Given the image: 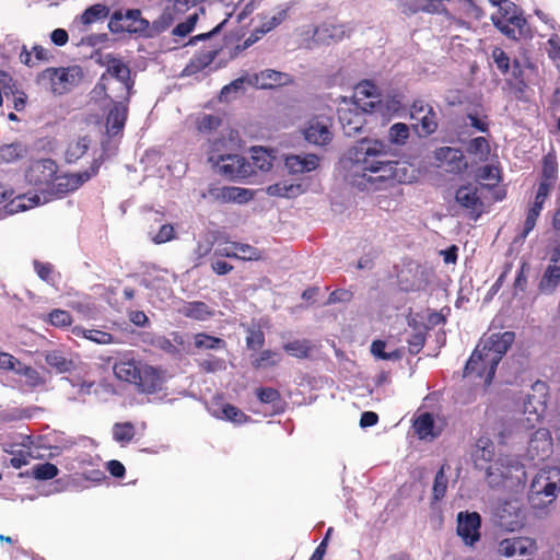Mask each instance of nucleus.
Here are the masks:
<instances>
[{
  "label": "nucleus",
  "instance_id": "f257e3e1",
  "mask_svg": "<svg viewBox=\"0 0 560 560\" xmlns=\"http://www.w3.org/2000/svg\"><path fill=\"white\" fill-rule=\"evenodd\" d=\"M388 144L381 140L364 138L348 149L341 160L345 179L359 190H374L383 180L395 174L397 162L386 159Z\"/></svg>",
  "mask_w": 560,
  "mask_h": 560
},
{
  "label": "nucleus",
  "instance_id": "f03ea898",
  "mask_svg": "<svg viewBox=\"0 0 560 560\" xmlns=\"http://www.w3.org/2000/svg\"><path fill=\"white\" fill-rule=\"evenodd\" d=\"M98 171V162L95 160L92 166L88 171L74 173V174H62L58 178L51 179L47 184H37L34 187L37 188L39 194H34L31 197L25 195H19L5 203L3 208H0V219H4L8 215L15 214L18 212L27 211L42 203H47L56 199H61L63 196L78 190L86 180L95 176Z\"/></svg>",
  "mask_w": 560,
  "mask_h": 560
},
{
  "label": "nucleus",
  "instance_id": "7ed1b4c3",
  "mask_svg": "<svg viewBox=\"0 0 560 560\" xmlns=\"http://www.w3.org/2000/svg\"><path fill=\"white\" fill-rule=\"evenodd\" d=\"M383 104L380 91L371 81H362L353 89V98L341 100L338 106V120L347 137L360 132L365 125V114L381 112Z\"/></svg>",
  "mask_w": 560,
  "mask_h": 560
},
{
  "label": "nucleus",
  "instance_id": "20e7f679",
  "mask_svg": "<svg viewBox=\"0 0 560 560\" xmlns=\"http://www.w3.org/2000/svg\"><path fill=\"white\" fill-rule=\"evenodd\" d=\"M514 340V334L505 331L503 334H493L478 342L477 348L469 357L466 368H464V376H475L483 381V384L490 385L495 369L502 357Z\"/></svg>",
  "mask_w": 560,
  "mask_h": 560
},
{
  "label": "nucleus",
  "instance_id": "39448f33",
  "mask_svg": "<svg viewBox=\"0 0 560 560\" xmlns=\"http://www.w3.org/2000/svg\"><path fill=\"white\" fill-rule=\"evenodd\" d=\"M560 492V468L546 466L534 475L529 487V504L534 511H546Z\"/></svg>",
  "mask_w": 560,
  "mask_h": 560
},
{
  "label": "nucleus",
  "instance_id": "423d86ee",
  "mask_svg": "<svg viewBox=\"0 0 560 560\" xmlns=\"http://www.w3.org/2000/svg\"><path fill=\"white\" fill-rule=\"evenodd\" d=\"M525 479L523 464L508 455L495 459L486 471L487 485L492 489L518 487L525 482Z\"/></svg>",
  "mask_w": 560,
  "mask_h": 560
},
{
  "label": "nucleus",
  "instance_id": "0eeeda50",
  "mask_svg": "<svg viewBox=\"0 0 560 560\" xmlns=\"http://www.w3.org/2000/svg\"><path fill=\"white\" fill-rule=\"evenodd\" d=\"M98 85L106 92V96L116 100H126L130 96L133 82L130 80V69L121 59L112 58L107 61L106 72L101 77Z\"/></svg>",
  "mask_w": 560,
  "mask_h": 560
},
{
  "label": "nucleus",
  "instance_id": "6e6552de",
  "mask_svg": "<svg viewBox=\"0 0 560 560\" xmlns=\"http://www.w3.org/2000/svg\"><path fill=\"white\" fill-rule=\"evenodd\" d=\"M81 80L82 70L79 66L47 68L37 74V84L55 95L69 93Z\"/></svg>",
  "mask_w": 560,
  "mask_h": 560
},
{
  "label": "nucleus",
  "instance_id": "1a4fd4ad",
  "mask_svg": "<svg viewBox=\"0 0 560 560\" xmlns=\"http://www.w3.org/2000/svg\"><path fill=\"white\" fill-rule=\"evenodd\" d=\"M492 23L508 38L516 39L525 30V20L516 13V7L512 1L499 2V11L492 14Z\"/></svg>",
  "mask_w": 560,
  "mask_h": 560
},
{
  "label": "nucleus",
  "instance_id": "9d476101",
  "mask_svg": "<svg viewBox=\"0 0 560 560\" xmlns=\"http://www.w3.org/2000/svg\"><path fill=\"white\" fill-rule=\"evenodd\" d=\"M148 21L140 16L138 9L117 10L109 18V32L112 33H135L142 34L148 30Z\"/></svg>",
  "mask_w": 560,
  "mask_h": 560
},
{
  "label": "nucleus",
  "instance_id": "9b49d317",
  "mask_svg": "<svg viewBox=\"0 0 560 560\" xmlns=\"http://www.w3.org/2000/svg\"><path fill=\"white\" fill-rule=\"evenodd\" d=\"M210 162L217 165L219 173L232 180L246 179L253 174L255 167L238 154L220 155L218 160L210 156Z\"/></svg>",
  "mask_w": 560,
  "mask_h": 560
},
{
  "label": "nucleus",
  "instance_id": "f8f14e48",
  "mask_svg": "<svg viewBox=\"0 0 560 560\" xmlns=\"http://www.w3.org/2000/svg\"><path fill=\"white\" fill-rule=\"evenodd\" d=\"M499 526L508 532H517L525 525V508L517 500L501 504L498 510Z\"/></svg>",
  "mask_w": 560,
  "mask_h": 560
},
{
  "label": "nucleus",
  "instance_id": "ddd939ff",
  "mask_svg": "<svg viewBox=\"0 0 560 560\" xmlns=\"http://www.w3.org/2000/svg\"><path fill=\"white\" fill-rule=\"evenodd\" d=\"M487 188L483 184L460 186L459 189L455 190V202L467 209L472 218L478 219L482 212L481 191Z\"/></svg>",
  "mask_w": 560,
  "mask_h": 560
},
{
  "label": "nucleus",
  "instance_id": "4468645a",
  "mask_svg": "<svg viewBox=\"0 0 560 560\" xmlns=\"http://www.w3.org/2000/svg\"><path fill=\"white\" fill-rule=\"evenodd\" d=\"M60 177L58 174V165L51 159L36 160L28 166L27 173H25V179L28 185H46L50 180H55Z\"/></svg>",
  "mask_w": 560,
  "mask_h": 560
},
{
  "label": "nucleus",
  "instance_id": "2eb2a0df",
  "mask_svg": "<svg viewBox=\"0 0 560 560\" xmlns=\"http://www.w3.org/2000/svg\"><path fill=\"white\" fill-rule=\"evenodd\" d=\"M537 550L535 540L529 537L505 538L499 541L498 553L501 557H532Z\"/></svg>",
  "mask_w": 560,
  "mask_h": 560
},
{
  "label": "nucleus",
  "instance_id": "dca6fc26",
  "mask_svg": "<svg viewBox=\"0 0 560 560\" xmlns=\"http://www.w3.org/2000/svg\"><path fill=\"white\" fill-rule=\"evenodd\" d=\"M304 139L308 143L325 147L331 140L330 118L326 116H316L308 120L304 127Z\"/></svg>",
  "mask_w": 560,
  "mask_h": 560
},
{
  "label": "nucleus",
  "instance_id": "f3484780",
  "mask_svg": "<svg viewBox=\"0 0 560 560\" xmlns=\"http://www.w3.org/2000/svg\"><path fill=\"white\" fill-rule=\"evenodd\" d=\"M411 119L419 122L420 136H430L438 129V115L433 112L432 106L422 100L415 101L411 105Z\"/></svg>",
  "mask_w": 560,
  "mask_h": 560
},
{
  "label": "nucleus",
  "instance_id": "a211bd4d",
  "mask_svg": "<svg viewBox=\"0 0 560 560\" xmlns=\"http://www.w3.org/2000/svg\"><path fill=\"white\" fill-rule=\"evenodd\" d=\"M481 518L477 512H460L457 514V535L464 545L472 546L479 540V526Z\"/></svg>",
  "mask_w": 560,
  "mask_h": 560
},
{
  "label": "nucleus",
  "instance_id": "6ab92c4d",
  "mask_svg": "<svg viewBox=\"0 0 560 560\" xmlns=\"http://www.w3.org/2000/svg\"><path fill=\"white\" fill-rule=\"evenodd\" d=\"M202 198L214 202L243 203L249 200L250 192L241 187L210 186V188L202 194Z\"/></svg>",
  "mask_w": 560,
  "mask_h": 560
},
{
  "label": "nucleus",
  "instance_id": "aec40b11",
  "mask_svg": "<svg viewBox=\"0 0 560 560\" xmlns=\"http://www.w3.org/2000/svg\"><path fill=\"white\" fill-rule=\"evenodd\" d=\"M440 167L452 174H458L467 167V163L464 160V154L458 148L442 147L436 149L434 152Z\"/></svg>",
  "mask_w": 560,
  "mask_h": 560
},
{
  "label": "nucleus",
  "instance_id": "412c9836",
  "mask_svg": "<svg viewBox=\"0 0 560 560\" xmlns=\"http://www.w3.org/2000/svg\"><path fill=\"white\" fill-rule=\"evenodd\" d=\"M243 78L248 79V85L257 89H273L279 85H287L290 82V75L271 69H265L259 73Z\"/></svg>",
  "mask_w": 560,
  "mask_h": 560
},
{
  "label": "nucleus",
  "instance_id": "4be33fe9",
  "mask_svg": "<svg viewBox=\"0 0 560 560\" xmlns=\"http://www.w3.org/2000/svg\"><path fill=\"white\" fill-rule=\"evenodd\" d=\"M201 2H203V0H175L171 2L166 5L164 12H162L161 18L156 20V26L161 30L167 28L176 19Z\"/></svg>",
  "mask_w": 560,
  "mask_h": 560
},
{
  "label": "nucleus",
  "instance_id": "5701e85b",
  "mask_svg": "<svg viewBox=\"0 0 560 560\" xmlns=\"http://www.w3.org/2000/svg\"><path fill=\"white\" fill-rule=\"evenodd\" d=\"M113 101V107L107 113L106 117V132L109 137H115L119 135L125 127L126 114L128 109L126 108V102L128 98H109Z\"/></svg>",
  "mask_w": 560,
  "mask_h": 560
},
{
  "label": "nucleus",
  "instance_id": "b1692460",
  "mask_svg": "<svg viewBox=\"0 0 560 560\" xmlns=\"http://www.w3.org/2000/svg\"><path fill=\"white\" fill-rule=\"evenodd\" d=\"M138 386L139 390L147 394H154L162 389L163 378L160 372L153 366L143 368V373L136 376L135 381H125Z\"/></svg>",
  "mask_w": 560,
  "mask_h": 560
},
{
  "label": "nucleus",
  "instance_id": "393cba45",
  "mask_svg": "<svg viewBox=\"0 0 560 560\" xmlns=\"http://www.w3.org/2000/svg\"><path fill=\"white\" fill-rule=\"evenodd\" d=\"M148 365L139 364L135 359L129 355H121L115 364H113V373L116 378L121 382H133L136 376L142 373V369Z\"/></svg>",
  "mask_w": 560,
  "mask_h": 560
},
{
  "label": "nucleus",
  "instance_id": "a878e982",
  "mask_svg": "<svg viewBox=\"0 0 560 560\" xmlns=\"http://www.w3.org/2000/svg\"><path fill=\"white\" fill-rule=\"evenodd\" d=\"M346 27L343 24L323 23L313 30V40L317 44L337 43L345 38Z\"/></svg>",
  "mask_w": 560,
  "mask_h": 560
},
{
  "label": "nucleus",
  "instance_id": "bb28decb",
  "mask_svg": "<svg viewBox=\"0 0 560 560\" xmlns=\"http://www.w3.org/2000/svg\"><path fill=\"white\" fill-rule=\"evenodd\" d=\"M211 416L219 420H228L236 425L244 424L249 419L241 409L230 404L211 402L210 407Z\"/></svg>",
  "mask_w": 560,
  "mask_h": 560
},
{
  "label": "nucleus",
  "instance_id": "cd10ccee",
  "mask_svg": "<svg viewBox=\"0 0 560 560\" xmlns=\"http://www.w3.org/2000/svg\"><path fill=\"white\" fill-rule=\"evenodd\" d=\"M530 459L544 462L551 454V440L547 430H538L529 441Z\"/></svg>",
  "mask_w": 560,
  "mask_h": 560
},
{
  "label": "nucleus",
  "instance_id": "c85d7f7f",
  "mask_svg": "<svg viewBox=\"0 0 560 560\" xmlns=\"http://www.w3.org/2000/svg\"><path fill=\"white\" fill-rule=\"evenodd\" d=\"M318 156L312 153L285 158V167L290 174L311 173L318 167Z\"/></svg>",
  "mask_w": 560,
  "mask_h": 560
},
{
  "label": "nucleus",
  "instance_id": "c756f323",
  "mask_svg": "<svg viewBox=\"0 0 560 560\" xmlns=\"http://www.w3.org/2000/svg\"><path fill=\"white\" fill-rule=\"evenodd\" d=\"M46 365L55 370V373H70L75 369V360L72 355L60 350H50L45 354Z\"/></svg>",
  "mask_w": 560,
  "mask_h": 560
},
{
  "label": "nucleus",
  "instance_id": "7c9ffc66",
  "mask_svg": "<svg viewBox=\"0 0 560 560\" xmlns=\"http://www.w3.org/2000/svg\"><path fill=\"white\" fill-rule=\"evenodd\" d=\"M72 335L82 337L92 343L107 346L114 343V337L100 329H85L82 326L72 327Z\"/></svg>",
  "mask_w": 560,
  "mask_h": 560
},
{
  "label": "nucleus",
  "instance_id": "2f4dec72",
  "mask_svg": "<svg viewBox=\"0 0 560 560\" xmlns=\"http://www.w3.org/2000/svg\"><path fill=\"white\" fill-rule=\"evenodd\" d=\"M471 128L477 132H487L488 131V120L487 116L480 114L477 110L469 112L460 118V135H465L466 129Z\"/></svg>",
  "mask_w": 560,
  "mask_h": 560
},
{
  "label": "nucleus",
  "instance_id": "473e14b6",
  "mask_svg": "<svg viewBox=\"0 0 560 560\" xmlns=\"http://www.w3.org/2000/svg\"><path fill=\"white\" fill-rule=\"evenodd\" d=\"M443 0H400V10L406 14H413L419 11L435 13L438 4Z\"/></svg>",
  "mask_w": 560,
  "mask_h": 560
},
{
  "label": "nucleus",
  "instance_id": "72a5a7b5",
  "mask_svg": "<svg viewBox=\"0 0 560 560\" xmlns=\"http://www.w3.org/2000/svg\"><path fill=\"white\" fill-rule=\"evenodd\" d=\"M89 148L90 139L88 137H78L69 142L68 148H66V153H63V158H66V162L68 163H75L86 154V150Z\"/></svg>",
  "mask_w": 560,
  "mask_h": 560
},
{
  "label": "nucleus",
  "instance_id": "f704fd0d",
  "mask_svg": "<svg viewBox=\"0 0 560 560\" xmlns=\"http://www.w3.org/2000/svg\"><path fill=\"white\" fill-rule=\"evenodd\" d=\"M302 194L300 184L289 183L288 180L278 182L268 187V195L278 198H294Z\"/></svg>",
  "mask_w": 560,
  "mask_h": 560
},
{
  "label": "nucleus",
  "instance_id": "c9c22d12",
  "mask_svg": "<svg viewBox=\"0 0 560 560\" xmlns=\"http://www.w3.org/2000/svg\"><path fill=\"white\" fill-rule=\"evenodd\" d=\"M560 282V266L548 265L545 269L541 280H539V291L544 293H552Z\"/></svg>",
  "mask_w": 560,
  "mask_h": 560
},
{
  "label": "nucleus",
  "instance_id": "e433bc0d",
  "mask_svg": "<svg viewBox=\"0 0 560 560\" xmlns=\"http://www.w3.org/2000/svg\"><path fill=\"white\" fill-rule=\"evenodd\" d=\"M26 155V147L21 142H11L8 144H0V161L2 163H13L21 160Z\"/></svg>",
  "mask_w": 560,
  "mask_h": 560
},
{
  "label": "nucleus",
  "instance_id": "4c0bfd02",
  "mask_svg": "<svg viewBox=\"0 0 560 560\" xmlns=\"http://www.w3.org/2000/svg\"><path fill=\"white\" fill-rule=\"evenodd\" d=\"M182 314L191 319L206 320L212 316V311L206 305V303L201 301H194L182 307Z\"/></svg>",
  "mask_w": 560,
  "mask_h": 560
},
{
  "label": "nucleus",
  "instance_id": "58836bf2",
  "mask_svg": "<svg viewBox=\"0 0 560 560\" xmlns=\"http://www.w3.org/2000/svg\"><path fill=\"white\" fill-rule=\"evenodd\" d=\"M113 440L121 447L129 444L136 435V428L130 422H116L112 429Z\"/></svg>",
  "mask_w": 560,
  "mask_h": 560
},
{
  "label": "nucleus",
  "instance_id": "ea45409f",
  "mask_svg": "<svg viewBox=\"0 0 560 560\" xmlns=\"http://www.w3.org/2000/svg\"><path fill=\"white\" fill-rule=\"evenodd\" d=\"M108 9L103 3H96L94 5L89 7L81 13L80 21L83 25H92L98 21H104L107 19Z\"/></svg>",
  "mask_w": 560,
  "mask_h": 560
},
{
  "label": "nucleus",
  "instance_id": "a19ab883",
  "mask_svg": "<svg viewBox=\"0 0 560 560\" xmlns=\"http://www.w3.org/2000/svg\"><path fill=\"white\" fill-rule=\"evenodd\" d=\"M252 167L260 171L268 172L272 167V155L265 148H252Z\"/></svg>",
  "mask_w": 560,
  "mask_h": 560
},
{
  "label": "nucleus",
  "instance_id": "79ce46f5",
  "mask_svg": "<svg viewBox=\"0 0 560 560\" xmlns=\"http://www.w3.org/2000/svg\"><path fill=\"white\" fill-rule=\"evenodd\" d=\"M413 429L415 434H417L420 440L435 438V433L433 432V419L430 413H422L417 417V419H415Z\"/></svg>",
  "mask_w": 560,
  "mask_h": 560
},
{
  "label": "nucleus",
  "instance_id": "37998d69",
  "mask_svg": "<svg viewBox=\"0 0 560 560\" xmlns=\"http://www.w3.org/2000/svg\"><path fill=\"white\" fill-rule=\"evenodd\" d=\"M49 58V51L43 48V46H34L33 50H28L25 46H23L22 51H20V62L26 65L27 67H33L38 61H45Z\"/></svg>",
  "mask_w": 560,
  "mask_h": 560
},
{
  "label": "nucleus",
  "instance_id": "c03bdc74",
  "mask_svg": "<svg viewBox=\"0 0 560 560\" xmlns=\"http://www.w3.org/2000/svg\"><path fill=\"white\" fill-rule=\"evenodd\" d=\"M468 154L474 155L480 161H487L488 156H490V144H488V140L485 137H477L468 142Z\"/></svg>",
  "mask_w": 560,
  "mask_h": 560
},
{
  "label": "nucleus",
  "instance_id": "a18cd8bd",
  "mask_svg": "<svg viewBox=\"0 0 560 560\" xmlns=\"http://www.w3.org/2000/svg\"><path fill=\"white\" fill-rule=\"evenodd\" d=\"M472 457H475V463L480 460L485 463L491 462V459H493V442H491L487 436L478 439Z\"/></svg>",
  "mask_w": 560,
  "mask_h": 560
},
{
  "label": "nucleus",
  "instance_id": "49530a36",
  "mask_svg": "<svg viewBox=\"0 0 560 560\" xmlns=\"http://www.w3.org/2000/svg\"><path fill=\"white\" fill-rule=\"evenodd\" d=\"M279 362H281L280 352L275 350H265L255 357L254 361H252V365H254L255 369H268L278 365Z\"/></svg>",
  "mask_w": 560,
  "mask_h": 560
},
{
  "label": "nucleus",
  "instance_id": "de8ad7c7",
  "mask_svg": "<svg viewBox=\"0 0 560 560\" xmlns=\"http://www.w3.org/2000/svg\"><path fill=\"white\" fill-rule=\"evenodd\" d=\"M148 237L154 244H163L174 240V228H172L168 223H162L156 231L153 228H150L148 231Z\"/></svg>",
  "mask_w": 560,
  "mask_h": 560
},
{
  "label": "nucleus",
  "instance_id": "09e8293b",
  "mask_svg": "<svg viewBox=\"0 0 560 560\" xmlns=\"http://www.w3.org/2000/svg\"><path fill=\"white\" fill-rule=\"evenodd\" d=\"M23 378V384L28 388H36L44 384V380L37 370L30 366H20L19 370H13Z\"/></svg>",
  "mask_w": 560,
  "mask_h": 560
},
{
  "label": "nucleus",
  "instance_id": "8fccbe9b",
  "mask_svg": "<svg viewBox=\"0 0 560 560\" xmlns=\"http://www.w3.org/2000/svg\"><path fill=\"white\" fill-rule=\"evenodd\" d=\"M58 475V468L52 463L36 464L31 469V476L38 481H46Z\"/></svg>",
  "mask_w": 560,
  "mask_h": 560
},
{
  "label": "nucleus",
  "instance_id": "3c124183",
  "mask_svg": "<svg viewBox=\"0 0 560 560\" xmlns=\"http://www.w3.org/2000/svg\"><path fill=\"white\" fill-rule=\"evenodd\" d=\"M194 346L198 349L219 350L224 348V341L221 338L212 337L207 334H197L194 337Z\"/></svg>",
  "mask_w": 560,
  "mask_h": 560
},
{
  "label": "nucleus",
  "instance_id": "603ef678",
  "mask_svg": "<svg viewBox=\"0 0 560 560\" xmlns=\"http://www.w3.org/2000/svg\"><path fill=\"white\" fill-rule=\"evenodd\" d=\"M409 138V128L402 122H396L388 128V141L395 145H404Z\"/></svg>",
  "mask_w": 560,
  "mask_h": 560
},
{
  "label": "nucleus",
  "instance_id": "864d4df0",
  "mask_svg": "<svg viewBox=\"0 0 560 560\" xmlns=\"http://www.w3.org/2000/svg\"><path fill=\"white\" fill-rule=\"evenodd\" d=\"M283 350L290 357L303 359L310 353V345H307V341L294 340L283 345Z\"/></svg>",
  "mask_w": 560,
  "mask_h": 560
},
{
  "label": "nucleus",
  "instance_id": "5fc2aeb1",
  "mask_svg": "<svg viewBox=\"0 0 560 560\" xmlns=\"http://www.w3.org/2000/svg\"><path fill=\"white\" fill-rule=\"evenodd\" d=\"M447 478L444 474V467L440 468L434 477V485H432V500L439 501L444 498L446 493Z\"/></svg>",
  "mask_w": 560,
  "mask_h": 560
},
{
  "label": "nucleus",
  "instance_id": "6e6d98bb",
  "mask_svg": "<svg viewBox=\"0 0 560 560\" xmlns=\"http://www.w3.org/2000/svg\"><path fill=\"white\" fill-rule=\"evenodd\" d=\"M371 354L378 360L387 361H396L400 358V353L397 350L385 352L384 342L382 340L371 342Z\"/></svg>",
  "mask_w": 560,
  "mask_h": 560
},
{
  "label": "nucleus",
  "instance_id": "4d7b16f0",
  "mask_svg": "<svg viewBox=\"0 0 560 560\" xmlns=\"http://www.w3.org/2000/svg\"><path fill=\"white\" fill-rule=\"evenodd\" d=\"M196 126L199 132H211L220 126V117L210 114H202L197 117Z\"/></svg>",
  "mask_w": 560,
  "mask_h": 560
},
{
  "label": "nucleus",
  "instance_id": "13d9d810",
  "mask_svg": "<svg viewBox=\"0 0 560 560\" xmlns=\"http://www.w3.org/2000/svg\"><path fill=\"white\" fill-rule=\"evenodd\" d=\"M232 249H236L237 252V257H234V259L258 260L261 258V254L258 249L245 243H237L235 247H232Z\"/></svg>",
  "mask_w": 560,
  "mask_h": 560
},
{
  "label": "nucleus",
  "instance_id": "bf43d9fd",
  "mask_svg": "<svg viewBox=\"0 0 560 560\" xmlns=\"http://www.w3.org/2000/svg\"><path fill=\"white\" fill-rule=\"evenodd\" d=\"M540 210H542V206H530L529 210H527V215H525L524 230L521 232V240H525L528 233L534 230L535 221L539 218Z\"/></svg>",
  "mask_w": 560,
  "mask_h": 560
},
{
  "label": "nucleus",
  "instance_id": "052dcab7",
  "mask_svg": "<svg viewBox=\"0 0 560 560\" xmlns=\"http://www.w3.org/2000/svg\"><path fill=\"white\" fill-rule=\"evenodd\" d=\"M557 180V160L555 156L547 155L544 158V170H541V180L539 182H553Z\"/></svg>",
  "mask_w": 560,
  "mask_h": 560
},
{
  "label": "nucleus",
  "instance_id": "680f3d73",
  "mask_svg": "<svg viewBox=\"0 0 560 560\" xmlns=\"http://www.w3.org/2000/svg\"><path fill=\"white\" fill-rule=\"evenodd\" d=\"M48 322L55 327H67L72 323L69 312L56 308L48 314Z\"/></svg>",
  "mask_w": 560,
  "mask_h": 560
},
{
  "label": "nucleus",
  "instance_id": "e2e57ef3",
  "mask_svg": "<svg viewBox=\"0 0 560 560\" xmlns=\"http://www.w3.org/2000/svg\"><path fill=\"white\" fill-rule=\"evenodd\" d=\"M244 85H247L246 77H241L232 81L230 84L223 86L222 91H220V100L229 101V95L231 93H238L240 91H243Z\"/></svg>",
  "mask_w": 560,
  "mask_h": 560
},
{
  "label": "nucleus",
  "instance_id": "0e129e2a",
  "mask_svg": "<svg viewBox=\"0 0 560 560\" xmlns=\"http://www.w3.org/2000/svg\"><path fill=\"white\" fill-rule=\"evenodd\" d=\"M197 13L194 12L192 14L188 15L187 20L179 23L178 25L173 28V35L185 37L189 33L194 31L195 24L197 23Z\"/></svg>",
  "mask_w": 560,
  "mask_h": 560
},
{
  "label": "nucleus",
  "instance_id": "69168bd1",
  "mask_svg": "<svg viewBox=\"0 0 560 560\" xmlns=\"http://www.w3.org/2000/svg\"><path fill=\"white\" fill-rule=\"evenodd\" d=\"M478 179L488 182V184H483L487 187H490V185H493L499 182V171H497L493 166H482L480 170H478Z\"/></svg>",
  "mask_w": 560,
  "mask_h": 560
},
{
  "label": "nucleus",
  "instance_id": "338daca9",
  "mask_svg": "<svg viewBox=\"0 0 560 560\" xmlns=\"http://www.w3.org/2000/svg\"><path fill=\"white\" fill-rule=\"evenodd\" d=\"M258 401L262 404H273L279 399V393L271 387L257 388Z\"/></svg>",
  "mask_w": 560,
  "mask_h": 560
},
{
  "label": "nucleus",
  "instance_id": "774afa93",
  "mask_svg": "<svg viewBox=\"0 0 560 560\" xmlns=\"http://www.w3.org/2000/svg\"><path fill=\"white\" fill-rule=\"evenodd\" d=\"M492 59H494L495 67H498L501 73H508L509 58L508 55H505L504 50L500 48H494V50H492Z\"/></svg>",
  "mask_w": 560,
  "mask_h": 560
}]
</instances>
